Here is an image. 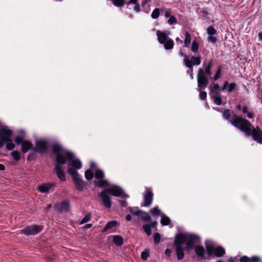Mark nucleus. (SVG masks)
I'll return each instance as SVG.
<instances>
[{
  "instance_id": "64",
  "label": "nucleus",
  "mask_w": 262,
  "mask_h": 262,
  "mask_svg": "<svg viewBox=\"0 0 262 262\" xmlns=\"http://www.w3.org/2000/svg\"><path fill=\"white\" fill-rule=\"evenodd\" d=\"M242 112L244 114H247L248 112L247 110V107L246 106H244L243 107Z\"/></svg>"
},
{
  "instance_id": "35",
  "label": "nucleus",
  "mask_w": 262,
  "mask_h": 262,
  "mask_svg": "<svg viewBox=\"0 0 262 262\" xmlns=\"http://www.w3.org/2000/svg\"><path fill=\"white\" fill-rule=\"evenodd\" d=\"M10 155L15 161L18 162L20 160V158H21L20 154L18 151H17V150L12 151L11 152Z\"/></svg>"
},
{
  "instance_id": "14",
  "label": "nucleus",
  "mask_w": 262,
  "mask_h": 262,
  "mask_svg": "<svg viewBox=\"0 0 262 262\" xmlns=\"http://www.w3.org/2000/svg\"><path fill=\"white\" fill-rule=\"evenodd\" d=\"M209 94L211 97V98H213L214 96H217V95H221V91H222V88H220V85L217 83H214V85H210L209 87Z\"/></svg>"
},
{
  "instance_id": "23",
  "label": "nucleus",
  "mask_w": 262,
  "mask_h": 262,
  "mask_svg": "<svg viewBox=\"0 0 262 262\" xmlns=\"http://www.w3.org/2000/svg\"><path fill=\"white\" fill-rule=\"evenodd\" d=\"M177 257L178 260H181L184 257V251L186 248L183 247H174Z\"/></svg>"
},
{
  "instance_id": "34",
  "label": "nucleus",
  "mask_w": 262,
  "mask_h": 262,
  "mask_svg": "<svg viewBox=\"0 0 262 262\" xmlns=\"http://www.w3.org/2000/svg\"><path fill=\"white\" fill-rule=\"evenodd\" d=\"M222 70V67L221 66H218L217 69L216 71V73L213 77H212L211 79H212L213 81H217L222 75L221 73Z\"/></svg>"
},
{
  "instance_id": "41",
  "label": "nucleus",
  "mask_w": 262,
  "mask_h": 262,
  "mask_svg": "<svg viewBox=\"0 0 262 262\" xmlns=\"http://www.w3.org/2000/svg\"><path fill=\"white\" fill-rule=\"evenodd\" d=\"M160 10L159 8L155 9L151 13V17L152 19H157L160 15Z\"/></svg>"
},
{
  "instance_id": "57",
  "label": "nucleus",
  "mask_w": 262,
  "mask_h": 262,
  "mask_svg": "<svg viewBox=\"0 0 262 262\" xmlns=\"http://www.w3.org/2000/svg\"><path fill=\"white\" fill-rule=\"evenodd\" d=\"M119 202L120 203L121 206L123 207H126L128 205V203L126 201H119Z\"/></svg>"
},
{
  "instance_id": "61",
  "label": "nucleus",
  "mask_w": 262,
  "mask_h": 262,
  "mask_svg": "<svg viewBox=\"0 0 262 262\" xmlns=\"http://www.w3.org/2000/svg\"><path fill=\"white\" fill-rule=\"evenodd\" d=\"M138 4V1L137 0H129V1L127 3V5H129V4Z\"/></svg>"
},
{
  "instance_id": "63",
  "label": "nucleus",
  "mask_w": 262,
  "mask_h": 262,
  "mask_svg": "<svg viewBox=\"0 0 262 262\" xmlns=\"http://www.w3.org/2000/svg\"><path fill=\"white\" fill-rule=\"evenodd\" d=\"M125 219L128 221H132V216L130 215V214H128L126 215L125 216Z\"/></svg>"
},
{
  "instance_id": "28",
  "label": "nucleus",
  "mask_w": 262,
  "mask_h": 262,
  "mask_svg": "<svg viewBox=\"0 0 262 262\" xmlns=\"http://www.w3.org/2000/svg\"><path fill=\"white\" fill-rule=\"evenodd\" d=\"M163 45L165 49L171 50L173 48L174 42L172 39L169 38Z\"/></svg>"
},
{
  "instance_id": "54",
  "label": "nucleus",
  "mask_w": 262,
  "mask_h": 262,
  "mask_svg": "<svg viewBox=\"0 0 262 262\" xmlns=\"http://www.w3.org/2000/svg\"><path fill=\"white\" fill-rule=\"evenodd\" d=\"M171 11L168 9V10H167L166 11H165V14H164V16L166 18H168V17H170L171 15Z\"/></svg>"
},
{
  "instance_id": "5",
  "label": "nucleus",
  "mask_w": 262,
  "mask_h": 262,
  "mask_svg": "<svg viewBox=\"0 0 262 262\" xmlns=\"http://www.w3.org/2000/svg\"><path fill=\"white\" fill-rule=\"evenodd\" d=\"M68 160H64L62 157H58L57 161L55 165V170L57 177L61 182L66 181V173L62 165L66 164Z\"/></svg>"
},
{
  "instance_id": "33",
  "label": "nucleus",
  "mask_w": 262,
  "mask_h": 262,
  "mask_svg": "<svg viewBox=\"0 0 262 262\" xmlns=\"http://www.w3.org/2000/svg\"><path fill=\"white\" fill-rule=\"evenodd\" d=\"M191 61L193 65L198 66L200 64L201 62V57L199 55L198 56H192L191 57Z\"/></svg>"
},
{
  "instance_id": "26",
  "label": "nucleus",
  "mask_w": 262,
  "mask_h": 262,
  "mask_svg": "<svg viewBox=\"0 0 262 262\" xmlns=\"http://www.w3.org/2000/svg\"><path fill=\"white\" fill-rule=\"evenodd\" d=\"M207 86H199V83H198L197 90L200 92L199 97L202 100H205L207 97V93L203 90H204Z\"/></svg>"
},
{
  "instance_id": "2",
  "label": "nucleus",
  "mask_w": 262,
  "mask_h": 262,
  "mask_svg": "<svg viewBox=\"0 0 262 262\" xmlns=\"http://www.w3.org/2000/svg\"><path fill=\"white\" fill-rule=\"evenodd\" d=\"M234 120L231 122L232 125L245 133L247 136H251L252 139L258 143L262 144V130L258 126L254 127L249 121L241 116L233 114Z\"/></svg>"
},
{
  "instance_id": "39",
  "label": "nucleus",
  "mask_w": 262,
  "mask_h": 262,
  "mask_svg": "<svg viewBox=\"0 0 262 262\" xmlns=\"http://www.w3.org/2000/svg\"><path fill=\"white\" fill-rule=\"evenodd\" d=\"M95 177L97 180L104 178V174L103 171L99 169H96L95 173Z\"/></svg>"
},
{
  "instance_id": "22",
  "label": "nucleus",
  "mask_w": 262,
  "mask_h": 262,
  "mask_svg": "<svg viewBox=\"0 0 262 262\" xmlns=\"http://www.w3.org/2000/svg\"><path fill=\"white\" fill-rule=\"evenodd\" d=\"M157 35L158 41L162 45L169 38L164 32H162L160 30L157 31Z\"/></svg>"
},
{
  "instance_id": "6",
  "label": "nucleus",
  "mask_w": 262,
  "mask_h": 262,
  "mask_svg": "<svg viewBox=\"0 0 262 262\" xmlns=\"http://www.w3.org/2000/svg\"><path fill=\"white\" fill-rule=\"evenodd\" d=\"M200 243L201 238L198 235L193 233H186V250L190 251L193 249L195 247V245L199 244Z\"/></svg>"
},
{
  "instance_id": "32",
  "label": "nucleus",
  "mask_w": 262,
  "mask_h": 262,
  "mask_svg": "<svg viewBox=\"0 0 262 262\" xmlns=\"http://www.w3.org/2000/svg\"><path fill=\"white\" fill-rule=\"evenodd\" d=\"M150 212L153 216L158 217L161 215L162 212L158 206H156L152 208Z\"/></svg>"
},
{
  "instance_id": "13",
  "label": "nucleus",
  "mask_w": 262,
  "mask_h": 262,
  "mask_svg": "<svg viewBox=\"0 0 262 262\" xmlns=\"http://www.w3.org/2000/svg\"><path fill=\"white\" fill-rule=\"evenodd\" d=\"M48 147L47 142L43 140H38L35 143V146L33 148V151L38 152H44Z\"/></svg>"
},
{
  "instance_id": "52",
  "label": "nucleus",
  "mask_w": 262,
  "mask_h": 262,
  "mask_svg": "<svg viewBox=\"0 0 262 262\" xmlns=\"http://www.w3.org/2000/svg\"><path fill=\"white\" fill-rule=\"evenodd\" d=\"M239 262H250V257L246 255L243 256L240 258Z\"/></svg>"
},
{
  "instance_id": "49",
  "label": "nucleus",
  "mask_w": 262,
  "mask_h": 262,
  "mask_svg": "<svg viewBox=\"0 0 262 262\" xmlns=\"http://www.w3.org/2000/svg\"><path fill=\"white\" fill-rule=\"evenodd\" d=\"M91 214L89 213L87 215H86L81 221L80 224H83L84 223H86L88 222H89L91 220Z\"/></svg>"
},
{
  "instance_id": "51",
  "label": "nucleus",
  "mask_w": 262,
  "mask_h": 262,
  "mask_svg": "<svg viewBox=\"0 0 262 262\" xmlns=\"http://www.w3.org/2000/svg\"><path fill=\"white\" fill-rule=\"evenodd\" d=\"M260 260V257L256 255H254L250 257V262H259Z\"/></svg>"
},
{
  "instance_id": "31",
  "label": "nucleus",
  "mask_w": 262,
  "mask_h": 262,
  "mask_svg": "<svg viewBox=\"0 0 262 262\" xmlns=\"http://www.w3.org/2000/svg\"><path fill=\"white\" fill-rule=\"evenodd\" d=\"M129 212L133 215H135L136 216L140 215V213L142 212V210H140L138 207H130L129 208Z\"/></svg>"
},
{
  "instance_id": "27",
  "label": "nucleus",
  "mask_w": 262,
  "mask_h": 262,
  "mask_svg": "<svg viewBox=\"0 0 262 262\" xmlns=\"http://www.w3.org/2000/svg\"><path fill=\"white\" fill-rule=\"evenodd\" d=\"M113 241L117 246H121L123 244V238L119 235H114Z\"/></svg>"
},
{
  "instance_id": "4",
  "label": "nucleus",
  "mask_w": 262,
  "mask_h": 262,
  "mask_svg": "<svg viewBox=\"0 0 262 262\" xmlns=\"http://www.w3.org/2000/svg\"><path fill=\"white\" fill-rule=\"evenodd\" d=\"M12 130L9 128H2L0 129V148H2L6 144V148L7 150H12L15 148V144L13 143L11 136Z\"/></svg>"
},
{
  "instance_id": "7",
  "label": "nucleus",
  "mask_w": 262,
  "mask_h": 262,
  "mask_svg": "<svg viewBox=\"0 0 262 262\" xmlns=\"http://www.w3.org/2000/svg\"><path fill=\"white\" fill-rule=\"evenodd\" d=\"M43 229L41 225H33L25 227L21 230V233L26 235H35L40 232Z\"/></svg>"
},
{
  "instance_id": "48",
  "label": "nucleus",
  "mask_w": 262,
  "mask_h": 262,
  "mask_svg": "<svg viewBox=\"0 0 262 262\" xmlns=\"http://www.w3.org/2000/svg\"><path fill=\"white\" fill-rule=\"evenodd\" d=\"M148 250H145L141 253V257L143 260H146L149 256Z\"/></svg>"
},
{
  "instance_id": "38",
  "label": "nucleus",
  "mask_w": 262,
  "mask_h": 262,
  "mask_svg": "<svg viewBox=\"0 0 262 262\" xmlns=\"http://www.w3.org/2000/svg\"><path fill=\"white\" fill-rule=\"evenodd\" d=\"M38 190L40 192L45 193L49 191V183L44 184L39 186Z\"/></svg>"
},
{
  "instance_id": "1",
  "label": "nucleus",
  "mask_w": 262,
  "mask_h": 262,
  "mask_svg": "<svg viewBox=\"0 0 262 262\" xmlns=\"http://www.w3.org/2000/svg\"><path fill=\"white\" fill-rule=\"evenodd\" d=\"M51 147L53 152L56 156V162L60 157H62L64 160H68L69 163L67 172L71 176L76 189L79 191H83L84 184L76 170L82 168L81 161L79 159L75 158V155L72 151L63 149L62 145L59 143H55Z\"/></svg>"
},
{
  "instance_id": "24",
  "label": "nucleus",
  "mask_w": 262,
  "mask_h": 262,
  "mask_svg": "<svg viewBox=\"0 0 262 262\" xmlns=\"http://www.w3.org/2000/svg\"><path fill=\"white\" fill-rule=\"evenodd\" d=\"M225 254L226 251L225 249L221 246H218L216 247L213 254L217 257H221L223 256Z\"/></svg>"
},
{
  "instance_id": "43",
  "label": "nucleus",
  "mask_w": 262,
  "mask_h": 262,
  "mask_svg": "<svg viewBox=\"0 0 262 262\" xmlns=\"http://www.w3.org/2000/svg\"><path fill=\"white\" fill-rule=\"evenodd\" d=\"M142 228L144 232L148 236H150L151 234V228L149 226V224H145L143 226Z\"/></svg>"
},
{
  "instance_id": "44",
  "label": "nucleus",
  "mask_w": 262,
  "mask_h": 262,
  "mask_svg": "<svg viewBox=\"0 0 262 262\" xmlns=\"http://www.w3.org/2000/svg\"><path fill=\"white\" fill-rule=\"evenodd\" d=\"M85 177L88 180H91L94 177V173L90 170L85 171Z\"/></svg>"
},
{
  "instance_id": "60",
  "label": "nucleus",
  "mask_w": 262,
  "mask_h": 262,
  "mask_svg": "<svg viewBox=\"0 0 262 262\" xmlns=\"http://www.w3.org/2000/svg\"><path fill=\"white\" fill-rule=\"evenodd\" d=\"M207 14H208L207 12H206V11H204V10L201 11L200 12V15H201L204 17H206L207 15Z\"/></svg>"
},
{
  "instance_id": "42",
  "label": "nucleus",
  "mask_w": 262,
  "mask_h": 262,
  "mask_svg": "<svg viewBox=\"0 0 262 262\" xmlns=\"http://www.w3.org/2000/svg\"><path fill=\"white\" fill-rule=\"evenodd\" d=\"M199 48V43L195 40H193L191 46V51L193 53H196L198 51Z\"/></svg>"
},
{
  "instance_id": "53",
  "label": "nucleus",
  "mask_w": 262,
  "mask_h": 262,
  "mask_svg": "<svg viewBox=\"0 0 262 262\" xmlns=\"http://www.w3.org/2000/svg\"><path fill=\"white\" fill-rule=\"evenodd\" d=\"M187 74H188L190 77V78L191 79H193V68L192 69H189L187 72H186Z\"/></svg>"
},
{
  "instance_id": "20",
  "label": "nucleus",
  "mask_w": 262,
  "mask_h": 262,
  "mask_svg": "<svg viewBox=\"0 0 262 262\" xmlns=\"http://www.w3.org/2000/svg\"><path fill=\"white\" fill-rule=\"evenodd\" d=\"M236 86L235 83L233 82L229 84L227 81H225L222 88V91H224L228 88V92L231 93L235 89Z\"/></svg>"
},
{
  "instance_id": "29",
  "label": "nucleus",
  "mask_w": 262,
  "mask_h": 262,
  "mask_svg": "<svg viewBox=\"0 0 262 262\" xmlns=\"http://www.w3.org/2000/svg\"><path fill=\"white\" fill-rule=\"evenodd\" d=\"M138 216L140 217L141 219L145 222H149L151 220V218L149 214L143 210L142 212H141V213H140V215Z\"/></svg>"
},
{
  "instance_id": "37",
  "label": "nucleus",
  "mask_w": 262,
  "mask_h": 262,
  "mask_svg": "<svg viewBox=\"0 0 262 262\" xmlns=\"http://www.w3.org/2000/svg\"><path fill=\"white\" fill-rule=\"evenodd\" d=\"M185 38L184 40V46L185 47H188L191 42V35L187 31H186L185 33Z\"/></svg>"
},
{
  "instance_id": "9",
  "label": "nucleus",
  "mask_w": 262,
  "mask_h": 262,
  "mask_svg": "<svg viewBox=\"0 0 262 262\" xmlns=\"http://www.w3.org/2000/svg\"><path fill=\"white\" fill-rule=\"evenodd\" d=\"M154 198V193L152 188L150 187H145V190L144 193V202L141 204V207H149L152 204Z\"/></svg>"
},
{
  "instance_id": "19",
  "label": "nucleus",
  "mask_w": 262,
  "mask_h": 262,
  "mask_svg": "<svg viewBox=\"0 0 262 262\" xmlns=\"http://www.w3.org/2000/svg\"><path fill=\"white\" fill-rule=\"evenodd\" d=\"M33 148L32 143L28 140H25L21 145V151L23 154L27 152L30 149L33 150Z\"/></svg>"
},
{
  "instance_id": "25",
  "label": "nucleus",
  "mask_w": 262,
  "mask_h": 262,
  "mask_svg": "<svg viewBox=\"0 0 262 262\" xmlns=\"http://www.w3.org/2000/svg\"><path fill=\"white\" fill-rule=\"evenodd\" d=\"M94 183L96 186L100 188L109 186L108 182L104 178L99 179L97 181H95Z\"/></svg>"
},
{
  "instance_id": "50",
  "label": "nucleus",
  "mask_w": 262,
  "mask_h": 262,
  "mask_svg": "<svg viewBox=\"0 0 262 262\" xmlns=\"http://www.w3.org/2000/svg\"><path fill=\"white\" fill-rule=\"evenodd\" d=\"M178 21L174 16L171 15L169 19L167 20V23L170 25H173L177 24Z\"/></svg>"
},
{
  "instance_id": "36",
  "label": "nucleus",
  "mask_w": 262,
  "mask_h": 262,
  "mask_svg": "<svg viewBox=\"0 0 262 262\" xmlns=\"http://www.w3.org/2000/svg\"><path fill=\"white\" fill-rule=\"evenodd\" d=\"M160 222L162 226H168L170 224L171 221L167 216L164 215L162 216Z\"/></svg>"
},
{
  "instance_id": "45",
  "label": "nucleus",
  "mask_w": 262,
  "mask_h": 262,
  "mask_svg": "<svg viewBox=\"0 0 262 262\" xmlns=\"http://www.w3.org/2000/svg\"><path fill=\"white\" fill-rule=\"evenodd\" d=\"M213 100L214 103L216 104L220 105L222 104V97L221 95H217V96H214L213 98H211Z\"/></svg>"
},
{
  "instance_id": "11",
  "label": "nucleus",
  "mask_w": 262,
  "mask_h": 262,
  "mask_svg": "<svg viewBox=\"0 0 262 262\" xmlns=\"http://www.w3.org/2000/svg\"><path fill=\"white\" fill-rule=\"evenodd\" d=\"M99 196L102 199V204L106 208H110L111 207L112 201L105 189H104L99 193Z\"/></svg>"
},
{
  "instance_id": "12",
  "label": "nucleus",
  "mask_w": 262,
  "mask_h": 262,
  "mask_svg": "<svg viewBox=\"0 0 262 262\" xmlns=\"http://www.w3.org/2000/svg\"><path fill=\"white\" fill-rule=\"evenodd\" d=\"M186 243V233H178L174 238V247H183V245Z\"/></svg>"
},
{
  "instance_id": "56",
  "label": "nucleus",
  "mask_w": 262,
  "mask_h": 262,
  "mask_svg": "<svg viewBox=\"0 0 262 262\" xmlns=\"http://www.w3.org/2000/svg\"><path fill=\"white\" fill-rule=\"evenodd\" d=\"M35 159V155L33 154H29L27 157V160L29 161L33 160Z\"/></svg>"
},
{
  "instance_id": "8",
  "label": "nucleus",
  "mask_w": 262,
  "mask_h": 262,
  "mask_svg": "<svg viewBox=\"0 0 262 262\" xmlns=\"http://www.w3.org/2000/svg\"><path fill=\"white\" fill-rule=\"evenodd\" d=\"M105 191L107 193L114 196H119L123 199L129 198V195L126 194L120 187L116 185L114 186L112 188L105 189Z\"/></svg>"
},
{
  "instance_id": "21",
  "label": "nucleus",
  "mask_w": 262,
  "mask_h": 262,
  "mask_svg": "<svg viewBox=\"0 0 262 262\" xmlns=\"http://www.w3.org/2000/svg\"><path fill=\"white\" fill-rule=\"evenodd\" d=\"M119 225V223L117 221H110L105 225V226L102 229L101 232L103 233L105 232L108 230L113 229V228L117 227Z\"/></svg>"
},
{
  "instance_id": "10",
  "label": "nucleus",
  "mask_w": 262,
  "mask_h": 262,
  "mask_svg": "<svg viewBox=\"0 0 262 262\" xmlns=\"http://www.w3.org/2000/svg\"><path fill=\"white\" fill-rule=\"evenodd\" d=\"M206 33L209 35L207 38V40L209 42L215 43L217 41V38L214 36L217 34L216 30L212 26L208 27L206 29Z\"/></svg>"
},
{
  "instance_id": "15",
  "label": "nucleus",
  "mask_w": 262,
  "mask_h": 262,
  "mask_svg": "<svg viewBox=\"0 0 262 262\" xmlns=\"http://www.w3.org/2000/svg\"><path fill=\"white\" fill-rule=\"evenodd\" d=\"M70 202L69 201H64L60 203L55 205V208L59 212L64 211L67 212L70 210Z\"/></svg>"
},
{
  "instance_id": "40",
  "label": "nucleus",
  "mask_w": 262,
  "mask_h": 262,
  "mask_svg": "<svg viewBox=\"0 0 262 262\" xmlns=\"http://www.w3.org/2000/svg\"><path fill=\"white\" fill-rule=\"evenodd\" d=\"M26 140H24V137L21 136H17L15 137L14 139V142L16 145H21Z\"/></svg>"
},
{
  "instance_id": "18",
  "label": "nucleus",
  "mask_w": 262,
  "mask_h": 262,
  "mask_svg": "<svg viewBox=\"0 0 262 262\" xmlns=\"http://www.w3.org/2000/svg\"><path fill=\"white\" fill-rule=\"evenodd\" d=\"M233 114L237 116V115L235 114L233 111H231L229 109H226L223 113V117L225 120H229V122L231 123V121L234 120V117H233ZM237 116H240V115H237ZM241 117L243 118L242 116H241ZM231 124L232 125V123Z\"/></svg>"
},
{
  "instance_id": "46",
  "label": "nucleus",
  "mask_w": 262,
  "mask_h": 262,
  "mask_svg": "<svg viewBox=\"0 0 262 262\" xmlns=\"http://www.w3.org/2000/svg\"><path fill=\"white\" fill-rule=\"evenodd\" d=\"M154 240L156 245L160 243L161 240V236L159 233L156 232L154 234Z\"/></svg>"
},
{
  "instance_id": "59",
  "label": "nucleus",
  "mask_w": 262,
  "mask_h": 262,
  "mask_svg": "<svg viewBox=\"0 0 262 262\" xmlns=\"http://www.w3.org/2000/svg\"><path fill=\"white\" fill-rule=\"evenodd\" d=\"M134 10L135 11L137 12H139L140 10V5L139 4H136L134 8Z\"/></svg>"
},
{
  "instance_id": "58",
  "label": "nucleus",
  "mask_w": 262,
  "mask_h": 262,
  "mask_svg": "<svg viewBox=\"0 0 262 262\" xmlns=\"http://www.w3.org/2000/svg\"><path fill=\"white\" fill-rule=\"evenodd\" d=\"M158 224V222L157 221H153L152 222H151L150 224H149V226L151 227V228H156V226Z\"/></svg>"
},
{
  "instance_id": "16",
  "label": "nucleus",
  "mask_w": 262,
  "mask_h": 262,
  "mask_svg": "<svg viewBox=\"0 0 262 262\" xmlns=\"http://www.w3.org/2000/svg\"><path fill=\"white\" fill-rule=\"evenodd\" d=\"M193 249L198 258H200L201 260H205L207 259L205 255V248L202 246L197 245Z\"/></svg>"
},
{
  "instance_id": "62",
  "label": "nucleus",
  "mask_w": 262,
  "mask_h": 262,
  "mask_svg": "<svg viewBox=\"0 0 262 262\" xmlns=\"http://www.w3.org/2000/svg\"><path fill=\"white\" fill-rule=\"evenodd\" d=\"M247 116L248 118L249 119H252L253 118V114L252 112H248L247 113Z\"/></svg>"
},
{
  "instance_id": "30",
  "label": "nucleus",
  "mask_w": 262,
  "mask_h": 262,
  "mask_svg": "<svg viewBox=\"0 0 262 262\" xmlns=\"http://www.w3.org/2000/svg\"><path fill=\"white\" fill-rule=\"evenodd\" d=\"M112 2L113 4L117 7H122L125 4V0H106Z\"/></svg>"
},
{
  "instance_id": "3",
  "label": "nucleus",
  "mask_w": 262,
  "mask_h": 262,
  "mask_svg": "<svg viewBox=\"0 0 262 262\" xmlns=\"http://www.w3.org/2000/svg\"><path fill=\"white\" fill-rule=\"evenodd\" d=\"M213 63V60L211 59L208 61L207 65L205 66V63H203L204 69H199L197 74V82L199 83V86H207L209 79L207 76H209L210 79L212 78L211 68Z\"/></svg>"
},
{
  "instance_id": "55",
  "label": "nucleus",
  "mask_w": 262,
  "mask_h": 262,
  "mask_svg": "<svg viewBox=\"0 0 262 262\" xmlns=\"http://www.w3.org/2000/svg\"><path fill=\"white\" fill-rule=\"evenodd\" d=\"M164 253L167 257H170L171 253V250L170 249H166L165 250Z\"/></svg>"
},
{
  "instance_id": "17",
  "label": "nucleus",
  "mask_w": 262,
  "mask_h": 262,
  "mask_svg": "<svg viewBox=\"0 0 262 262\" xmlns=\"http://www.w3.org/2000/svg\"><path fill=\"white\" fill-rule=\"evenodd\" d=\"M205 246L207 255L210 256L213 255L216 248L213 242L211 240H206L205 242Z\"/></svg>"
},
{
  "instance_id": "47",
  "label": "nucleus",
  "mask_w": 262,
  "mask_h": 262,
  "mask_svg": "<svg viewBox=\"0 0 262 262\" xmlns=\"http://www.w3.org/2000/svg\"><path fill=\"white\" fill-rule=\"evenodd\" d=\"M183 62H184L185 66L186 67H187L188 69L193 68V67H192L193 64H192L191 60H190L189 59L184 58L183 60Z\"/></svg>"
}]
</instances>
